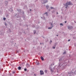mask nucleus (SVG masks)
Listing matches in <instances>:
<instances>
[{"label": "nucleus", "mask_w": 76, "mask_h": 76, "mask_svg": "<svg viewBox=\"0 0 76 76\" xmlns=\"http://www.w3.org/2000/svg\"><path fill=\"white\" fill-rule=\"evenodd\" d=\"M70 41V40H68V41Z\"/></svg>", "instance_id": "20"}, {"label": "nucleus", "mask_w": 76, "mask_h": 76, "mask_svg": "<svg viewBox=\"0 0 76 76\" xmlns=\"http://www.w3.org/2000/svg\"><path fill=\"white\" fill-rule=\"evenodd\" d=\"M60 25H62V26H63V24H62V23H61V24H60Z\"/></svg>", "instance_id": "13"}, {"label": "nucleus", "mask_w": 76, "mask_h": 76, "mask_svg": "<svg viewBox=\"0 0 76 76\" xmlns=\"http://www.w3.org/2000/svg\"><path fill=\"white\" fill-rule=\"evenodd\" d=\"M53 48L55 49V47H53Z\"/></svg>", "instance_id": "16"}, {"label": "nucleus", "mask_w": 76, "mask_h": 76, "mask_svg": "<svg viewBox=\"0 0 76 76\" xmlns=\"http://www.w3.org/2000/svg\"><path fill=\"white\" fill-rule=\"evenodd\" d=\"M66 21H65V23H66Z\"/></svg>", "instance_id": "23"}, {"label": "nucleus", "mask_w": 76, "mask_h": 76, "mask_svg": "<svg viewBox=\"0 0 76 76\" xmlns=\"http://www.w3.org/2000/svg\"><path fill=\"white\" fill-rule=\"evenodd\" d=\"M18 69L19 70V67H18Z\"/></svg>", "instance_id": "18"}, {"label": "nucleus", "mask_w": 76, "mask_h": 76, "mask_svg": "<svg viewBox=\"0 0 76 76\" xmlns=\"http://www.w3.org/2000/svg\"><path fill=\"white\" fill-rule=\"evenodd\" d=\"M45 14H46L47 15H48V14H47V13L46 12L45 13Z\"/></svg>", "instance_id": "19"}, {"label": "nucleus", "mask_w": 76, "mask_h": 76, "mask_svg": "<svg viewBox=\"0 0 76 76\" xmlns=\"http://www.w3.org/2000/svg\"><path fill=\"white\" fill-rule=\"evenodd\" d=\"M71 4V2H68L66 3V4L65 5V6H66V8L68 5H70Z\"/></svg>", "instance_id": "1"}, {"label": "nucleus", "mask_w": 76, "mask_h": 76, "mask_svg": "<svg viewBox=\"0 0 76 76\" xmlns=\"http://www.w3.org/2000/svg\"><path fill=\"white\" fill-rule=\"evenodd\" d=\"M72 26H68V28L69 29H71L72 28Z\"/></svg>", "instance_id": "3"}, {"label": "nucleus", "mask_w": 76, "mask_h": 76, "mask_svg": "<svg viewBox=\"0 0 76 76\" xmlns=\"http://www.w3.org/2000/svg\"><path fill=\"white\" fill-rule=\"evenodd\" d=\"M49 7V6H47L46 7L47 8V9H48V8Z\"/></svg>", "instance_id": "8"}, {"label": "nucleus", "mask_w": 76, "mask_h": 76, "mask_svg": "<svg viewBox=\"0 0 76 76\" xmlns=\"http://www.w3.org/2000/svg\"><path fill=\"white\" fill-rule=\"evenodd\" d=\"M4 20H6V18H4Z\"/></svg>", "instance_id": "12"}, {"label": "nucleus", "mask_w": 76, "mask_h": 76, "mask_svg": "<svg viewBox=\"0 0 76 76\" xmlns=\"http://www.w3.org/2000/svg\"><path fill=\"white\" fill-rule=\"evenodd\" d=\"M21 69V67H19V70H20Z\"/></svg>", "instance_id": "10"}, {"label": "nucleus", "mask_w": 76, "mask_h": 76, "mask_svg": "<svg viewBox=\"0 0 76 76\" xmlns=\"http://www.w3.org/2000/svg\"><path fill=\"white\" fill-rule=\"evenodd\" d=\"M51 26L52 27L48 28V29H51L52 27H53L52 24V23L51 24Z\"/></svg>", "instance_id": "5"}, {"label": "nucleus", "mask_w": 76, "mask_h": 76, "mask_svg": "<svg viewBox=\"0 0 76 76\" xmlns=\"http://www.w3.org/2000/svg\"><path fill=\"white\" fill-rule=\"evenodd\" d=\"M52 41H50V42L51 43Z\"/></svg>", "instance_id": "22"}, {"label": "nucleus", "mask_w": 76, "mask_h": 76, "mask_svg": "<svg viewBox=\"0 0 76 76\" xmlns=\"http://www.w3.org/2000/svg\"><path fill=\"white\" fill-rule=\"evenodd\" d=\"M26 70H27L26 69H24V71H26Z\"/></svg>", "instance_id": "11"}, {"label": "nucleus", "mask_w": 76, "mask_h": 76, "mask_svg": "<svg viewBox=\"0 0 76 76\" xmlns=\"http://www.w3.org/2000/svg\"><path fill=\"white\" fill-rule=\"evenodd\" d=\"M34 75L35 76H36V75L34 74Z\"/></svg>", "instance_id": "21"}, {"label": "nucleus", "mask_w": 76, "mask_h": 76, "mask_svg": "<svg viewBox=\"0 0 76 76\" xmlns=\"http://www.w3.org/2000/svg\"><path fill=\"white\" fill-rule=\"evenodd\" d=\"M50 8H51V9H53V7H50Z\"/></svg>", "instance_id": "15"}, {"label": "nucleus", "mask_w": 76, "mask_h": 76, "mask_svg": "<svg viewBox=\"0 0 76 76\" xmlns=\"http://www.w3.org/2000/svg\"><path fill=\"white\" fill-rule=\"evenodd\" d=\"M26 66L27 67H29V64H27Z\"/></svg>", "instance_id": "6"}, {"label": "nucleus", "mask_w": 76, "mask_h": 76, "mask_svg": "<svg viewBox=\"0 0 76 76\" xmlns=\"http://www.w3.org/2000/svg\"><path fill=\"white\" fill-rule=\"evenodd\" d=\"M12 73H15V71H13L12 72Z\"/></svg>", "instance_id": "9"}, {"label": "nucleus", "mask_w": 76, "mask_h": 76, "mask_svg": "<svg viewBox=\"0 0 76 76\" xmlns=\"http://www.w3.org/2000/svg\"><path fill=\"white\" fill-rule=\"evenodd\" d=\"M5 25L6 26V24H5Z\"/></svg>", "instance_id": "26"}, {"label": "nucleus", "mask_w": 76, "mask_h": 76, "mask_svg": "<svg viewBox=\"0 0 76 76\" xmlns=\"http://www.w3.org/2000/svg\"><path fill=\"white\" fill-rule=\"evenodd\" d=\"M66 53V52H64V53H63V54H65Z\"/></svg>", "instance_id": "17"}, {"label": "nucleus", "mask_w": 76, "mask_h": 76, "mask_svg": "<svg viewBox=\"0 0 76 76\" xmlns=\"http://www.w3.org/2000/svg\"><path fill=\"white\" fill-rule=\"evenodd\" d=\"M41 59L42 60V61H44V58H43V57L42 56L41 57Z\"/></svg>", "instance_id": "4"}, {"label": "nucleus", "mask_w": 76, "mask_h": 76, "mask_svg": "<svg viewBox=\"0 0 76 76\" xmlns=\"http://www.w3.org/2000/svg\"><path fill=\"white\" fill-rule=\"evenodd\" d=\"M57 14H58V12H57Z\"/></svg>", "instance_id": "24"}, {"label": "nucleus", "mask_w": 76, "mask_h": 76, "mask_svg": "<svg viewBox=\"0 0 76 76\" xmlns=\"http://www.w3.org/2000/svg\"><path fill=\"white\" fill-rule=\"evenodd\" d=\"M40 75H43L44 74V72H43V71H42L41 70H40Z\"/></svg>", "instance_id": "2"}, {"label": "nucleus", "mask_w": 76, "mask_h": 76, "mask_svg": "<svg viewBox=\"0 0 76 76\" xmlns=\"http://www.w3.org/2000/svg\"><path fill=\"white\" fill-rule=\"evenodd\" d=\"M31 10H30V11H31Z\"/></svg>", "instance_id": "27"}, {"label": "nucleus", "mask_w": 76, "mask_h": 76, "mask_svg": "<svg viewBox=\"0 0 76 76\" xmlns=\"http://www.w3.org/2000/svg\"><path fill=\"white\" fill-rule=\"evenodd\" d=\"M58 35H57V37H58Z\"/></svg>", "instance_id": "25"}, {"label": "nucleus", "mask_w": 76, "mask_h": 76, "mask_svg": "<svg viewBox=\"0 0 76 76\" xmlns=\"http://www.w3.org/2000/svg\"><path fill=\"white\" fill-rule=\"evenodd\" d=\"M35 32H36V31H34V34H35Z\"/></svg>", "instance_id": "14"}, {"label": "nucleus", "mask_w": 76, "mask_h": 76, "mask_svg": "<svg viewBox=\"0 0 76 76\" xmlns=\"http://www.w3.org/2000/svg\"><path fill=\"white\" fill-rule=\"evenodd\" d=\"M47 72H48V71H47V70H45V73H47Z\"/></svg>", "instance_id": "7"}, {"label": "nucleus", "mask_w": 76, "mask_h": 76, "mask_svg": "<svg viewBox=\"0 0 76 76\" xmlns=\"http://www.w3.org/2000/svg\"><path fill=\"white\" fill-rule=\"evenodd\" d=\"M41 44V43H40V44Z\"/></svg>", "instance_id": "28"}]
</instances>
